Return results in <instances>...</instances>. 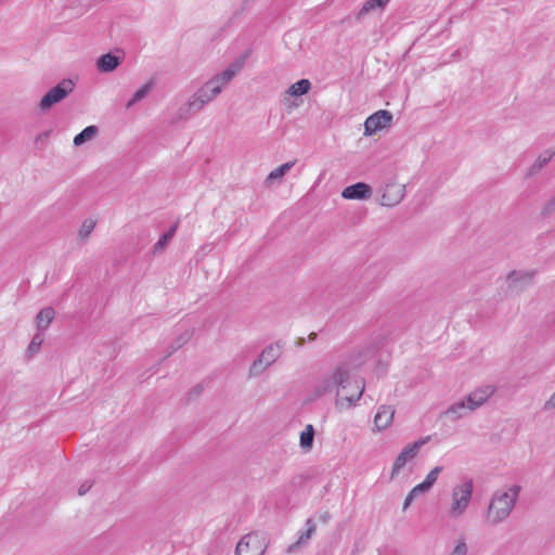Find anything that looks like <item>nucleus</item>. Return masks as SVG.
Returning a JSON list of instances; mask_svg holds the SVG:
<instances>
[{
    "instance_id": "1",
    "label": "nucleus",
    "mask_w": 555,
    "mask_h": 555,
    "mask_svg": "<svg viewBox=\"0 0 555 555\" xmlns=\"http://www.w3.org/2000/svg\"><path fill=\"white\" fill-rule=\"evenodd\" d=\"M364 382L352 376L350 362L345 360L320 377L310 390V399L318 400L335 391V406L349 410L362 398Z\"/></svg>"
},
{
    "instance_id": "2",
    "label": "nucleus",
    "mask_w": 555,
    "mask_h": 555,
    "mask_svg": "<svg viewBox=\"0 0 555 555\" xmlns=\"http://www.w3.org/2000/svg\"><path fill=\"white\" fill-rule=\"evenodd\" d=\"M243 62L236 61L205 81L178 109L179 119H189L211 103L241 72Z\"/></svg>"
},
{
    "instance_id": "3",
    "label": "nucleus",
    "mask_w": 555,
    "mask_h": 555,
    "mask_svg": "<svg viewBox=\"0 0 555 555\" xmlns=\"http://www.w3.org/2000/svg\"><path fill=\"white\" fill-rule=\"evenodd\" d=\"M520 492L521 486L517 483L496 489L491 494L485 513L486 524L495 527L507 520L516 507Z\"/></svg>"
},
{
    "instance_id": "4",
    "label": "nucleus",
    "mask_w": 555,
    "mask_h": 555,
    "mask_svg": "<svg viewBox=\"0 0 555 555\" xmlns=\"http://www.w3.org/2000/svg\"><path fill=\"white\" fill-rule=\"evenodd\" d=\"M474 493V481L466 478L454 485L450 492V501L446 507V515L451 520L462 519L469 509Z\"/></svg>"
},
{
    "instance_id": "5",
    "label": "nucleus",
    "mask_w": 555,
    "mask_h": 555,
    "mask_svg": "<svg viewBox=\"0 0 555 555\" xmlns=\"http://www.w3.org/2000/svg\"><path fill=\"white\" fill-rule=\"evenodd\" d=\"M282 348L283 346L280 343H273L267 346L259 357L250 364L248 370L249 377H257L261 375L281 357Z\"/></svg>"
},
{
    "instance_id": "6",
    "label": "nucleus",
    "mask_w": 555,
    "mask_h": 555,
    "mask_svg": "<svg viewBox=\"0 0 555 555\" xmlns=\"http://www.w3.org/2000/svg\"><path fill=\"white\" fill-rule=\"evenodd\" d=\"M75 88L72 79H63L55 87L50 89L39 101L38 107L41 112H48L53 105L66 99Z\"/></svg>"
},
{
    "instance_id": "7",
    "label": "nucleus",
    "mask_w": 555,
    "mask_h": 555,
    "mask_svg": "<svg viewBox=\"0 0 555 555\" xmlns=\"http://www.w3.org/2000/svg\"><path fill=\"white\" fill-rule=\"evenodd\" d=\"M428 440H429V437L420 439L417 441H414L413 443L405 446L401 450V452L395 459V462L391 467V472H390L391 480L396 479L399 476V474L401 473V470L403 469V467L406 465L408 462L413 461L417 456L420 449Z\"/></svg>"
},
{
    "instance_id": "8",
    "label": "nucleus",
    "mask_w": 555,
    "mask_h": 555,
    "mask_svg": "<svg viewBox=\"0 0 555 555\" xmlns=\"http://www.w3.org/2000/svg\"><path fill=\"white\" fill-rule=\"evenodd\" d=\"M267 548L264 538L256 532L245 534L237 543L235 555H263Z\"/></svg>"
},
{
    "instance_id": "9",
    "label": "nucleus",
    "mask_w": 555,
    "mask_h": 555,
    "mask_svg": "<svg viewBox=\"0 0 555 555\" xmlns=\"http://www.w3.org/2000/svg\"><path fill=\"white\" fill-rule=\"evenodd\" d=\"M392 114L386 109H379L369 116L364 121V135L370 137L377 131L387 129L391 126Z\"/></svg>"
},
{
    "instance_id": "10",
    "label": "nucleus",
    "mask_w": 555,
    "mask_h": 555,
    "mask_svg": "<svg viewBox=\"0 0 555 555\" xmlns=\"http://www.w3.org/2000/svg\"><path fill=\"white\" fill-rule=\"evenodd\" d=\"M405 188L400 183H387L384 188L380 204L386 207L398 205L404 197Z\"/></svg>"
},
{
    "instance_id": "11",
    "label": "nucleus",
    "mask_w": 555,
    "mask_h": 555,
    "mask_svg": "<svg viewBox=\"0 0 555 555\" xmlns=\"http://www.w3.org/2000/svg\"><path fill=\"white\" fill-rule=\"evenodd\" d=\"M495 388L491 385L482 386L470 391L465 400L469 404L470 410L476 411L482 406L488 399L494 393Z\"/></svg>"
},
{
    "instance_id": "12",
    "label": "nucleus",
    "mask_w": 555,
    "mask_h": 555,
    "mask_svg": "<svg viewBox=\"0 0 555 555\" xmlns=\"http://www.w3.org/2000/svg\"><path fill=\"white\" fill-rule=\"evenodd\" d=\"M396 409L390 404H382L378 406L374 416V428L376 431L387 429L393 422Z\"/></svg>"
},
{
    "instance_id": "13",
    "label": "nucleus",
    "mask_w": 555,
    "mask_h": 555,
    "mask_svg": "<svg viewBox=\"0 0 555 555\" xmlns=\"http://www.w3.org/2000/svg\"><path fill=\"white\" fill-rule=\"evenodd\" d=\"M468 406L469 404L467 403L465 398H463L462 400L452 403L447 410H444L441 413L440 416L452 423L457 422L473 412V410H470V408Z\"/></svg>"
},
{
    "instance_id": "14",
    "label": "nucleus",
    "mask_w": 555,
    "mask_h": 555,
    "mask_svg": "<svg viewBox=\"0 0 555 555\" xmlns=\"http://www.w3.org/2000/svg\"><path fill=\"white\" fill-rule=\"evenodd\" d=\"M555 157V146L541 152L534 162L529 166L525 173V178L529 179L540 173L544 167Z\"/></svg>"
},
{
    "instance_id": "15",
    "label": "nucleus",
    "mask_w": 555,
    "mask_h": 555,
    "mask_svg": "<svg viewBox=\"0 0 555 555\" xmlns=\"http://www.w3.org/2000/svg\"><path fill=\"white\" fill-rule=\"evenodd\" d=\"M341 196L346 199H369L372 196V188L364 182H358L345 188Z\"/></svg>"
},
{
    "instance_id": "16",
    "label": "nucleus",
    "mask_w": 555,
    "mask_h": 555,
    "mask_svg": "<svg viewBox=\"0 0 555 555\" xmlns=\"http://www.w3.org/2000/svg\"><path fill=\"white\" fill-rule=\"evenodd\" d=\"M531 275L524 272L513 271L505 280L507 289L511 292H518L530 284Z\"/></svg>"
},
{
    "instance_id": "17",
    "label": "nucleus",
    "mask_w": 555,
    "mask_h": 555,
    "mask_svg": "<svg viewBox=\"0 0 555 555\" xmlns=\"http://www.w3.org/2000/svg\"><path fill=\"white\" fill-rule=\"evenodd\" d=\"M312 83L309 79H300L291 85L284 93L283 103L286 105L289 98H297L307 94L311 90Z\"/></svg>"
},
{
    "instance_id": "18",
    "label": "nucleus",
    "mask_w": 555,
    "mask_h": 555,
    "mask_svg": "<svg viewBox=\"0 0 555 555\" xmlns=\"http://www.w3.org/2000/svg\"><path fill=\"white\" fill-rule=\"evenodd\" d=\"M121 63V59L113 53L101 55L96 61V68L101 73H111Z\"/></svg>"
},
{
    "instance_id": "19",
    "label": "nucleus",
    "mask_w": 555,
    "mask_h": 555,
    "mask_svg": "<svg viewBox=\"0 0 555 555\" xmlns=\"http://www.w3.org/2000/svg\"><path fill=\"white\" fill-rule=\"evenodd\" d=\"M55 318V310L52 307L41 309L36 315L35 322L38 332L46 331Z\"/></svg>"
},
{
    "instance_id": "20",
    "label": "nucleus",
    "mask_w": 555,
    "mask_h": 555,
    "mask_svg": "<svg viewBox=\"0 0 555 555\" xmlns=\"http://www.w3.org/2000/svg\"><path fill=\"white\" fill-rule=\"evenodd\" d=\"M306 526H307L306 531L299 535L298 540L294 544L289 545L287 552H289V553L294 552L296 548L306 545L309 542V540L312 538V535L317 529V526H315L313 519L309 518L306 521Z\"/></svg>"
},
{
    "instance_id": "21",
    "label": "nucleus",
    "mask_w": 555,
    "mask_h": 555,
    "mask_svg": "<svg viewBox=\"0 0 555 555\" xmlns=\"http://www.w3.org/2000/svg\"><path fill=\"white\" fill-rule=\"evenodd\" d=\"M296 160L287 162L273 169L266 178V184L271 185L274 182H280L283 177L294 167Z\"/></svg>"
},
{
    "instance_id": "22",
    "label": "nucleus",
    "mask_w": 555,
    "mask_h": 555,
    "mask_svg": "<svg viewBox=\"0 0 555 555\" xmlns=\"http://www.w3.org/2000/svg\"><path fill=\"white\" fill-rule=\"evenodd\" d=\"M442 467L441 466H435L425 477V479L416 485L418 490H421L423 493H427L431 488L436 483V481L438 480V477L440 475V473L442 472Z\"/></svg>"
},
{
    "instance_id": "23",
    "label": "nucleus",
    "mask_w": 555,
    "mask_h": 555,
    "mask_svg": "<svg viewBox=\"0 0 555 555\" xmlns=\"http://www.w3.org/2000/svg\"><path fill=\"white\" fill-rule=\"evenodd\" d=\"M98 133L99 128L96 126H88L74 138L73 143L75 146H80L86 142L93 140L98 135Z\"/></svg>"
},
{
    "instance_id": "24",
    "label": "nucleus",
    "mask_w": 555,
    "mask_h": 555,
    "mask_svg": "<svg viewBox=\"0 0 555 555\" xmlns=\"http://www.w3.org/2000/svg\"><path fill=\"white\" fill-rule=\"evenodd\" d=\"M390 0H365L362 4L357 18L361 20L364 15L375 9H384Z\"/></svg>"
},
{
    "instance_id": "25",
    "label": "nucleus",
    "mask_w": 555,
    "mask_h": 555,
    "mask_svg": "<svg viewBox=\"0 0 555 555\" xmlns=\"http://www.w3.org/2000/svg\"><path fill=\"white\" fill-rule=\"evenodd\" d=\"M178 229V222H176L166 233H164L154 245V251L159 253L165 249L168 243L172 240Z\"/></svg>"
},
{
    "instance_id": "26",
    "label": "nucleus",
    "mask_w": 555,
    "mask_h": 555,
    "mask_svg": "<svg viewBox=\"0 0 555 555\" xmlns=\"http://www.w3.org/2000/svg\"><path fill=\"white\" fill-rule=\"evenodd\" d=\"M314 438V429L312 425H307L305 430L300 434V446L304 449H311Z\"/></svg>"
},
{
    "instance_id": "27",
    "label": "nucleus",
    "mask_w": 555,
    "mask_h": 555,
    "mask_svg": "<svg viewBox=\"0 0 555 555\" xmlns=\"http://www.w3.org/2000/svg\"><path fill=\"white\" fill-rule=\"evenodd\" d=\"M151 88H152V83H145L140 89H138L134 92L132 99L127 103V105H126L127 108H130L137 102L143 100L149 94V92L151 91Z\"/></svg>"
},
{
    "instance_id": "28",
    "label": "nucleus",
    "mask_w": 555,
    "mask_h": 555,
    "mask_svg": "<svg viewBox=\"0 0 555 555\" xmlns=\"http://www.w3.org/2000/svg\"><path fill=\"white\" fill-rule=\"evenodd\" d=\"M95 227V221L93 219H86L78 231V236L85 241L89 237V235L92 233Z\"/></svg>"
},
{
    "instance_id": "29",
    "label": "nucleus",
    "mask_w": 555,
    "mask_h": 555,
    "mask_svg": "<svg viewBox=\"0 0 555 555\" xmlns=\"http://www.w3.org/2000/svg\"><path fill=\"white\" fill-rule=\"evenodd\" d=\"M42 343H43V337L41 335V332H38L37 334L34 335V337L31 338V340L29 343V346L27 349L28 356L33 357L36 353H38V351L41 348Z\"/></svg>"
},
{
    "instance_id": "30",
    "label": "nucleus",
    "mask_w": 555,
    "mask_h": 555,
    "mask_svg": "<svg viewBox=\"0 0 555 555\" xmlns=\"http://www.w3.org/2000/svg\"><path fill=\"white\" fill-rule=\"evenodd\" d=\"M194 331L188 328L181 333V335L175 340L173 350H177L184 346L193 336Z\"/></svg>"
},
{
    "instance_id": "31",
    "label": "nucleus",
    "mask_w": 555,
    "mask_h": 555,
    "mask_svg": "<svg viewBox=\"0 0 555 555\" xmlns=\"http://www.w3.org/2000/svg\"><path fill=\"white\" fill-rule=\"evenodd\" d=\"M467 553H468V547L465 542V539L460 538V539H457L455 546L449 553V555H467Z\"/></svg>"
},
{
    "instance_id": "32",
    "label": "nucleus",
    "mask_w": 555,
    "mask_h": 555,
    "mask_svg": "<svg viewBox=\"0 0 555 555\" xmlns=\"http://www.w3.org/2000/svg\"><path fill=\"white\" fill-rule=\"evenodd\" d=\"M421 494H424V493L421 490H418L417 486L413 487L412 490L405 496L402 509L406 511L411 506L413 500Z\"/></svg>"
},
{
    "instance_id": "33",
    "label": "nucleus",
    "mask_w": 555,
    "mask_h": 555,
    "mask_svg": "<svg viewBox=\"0 0 555 555\" xmlns=\"http://www.w3.org/2000/svg\"><path fill=\"white\" fill-rule=\"evenodd\" d=\"M421 494H424V493L421 490H418L417 486L413 487L412 490L405 496L402 509L406 511L411 506L413 500Z\"/></svg>"
},
{
    "instance_id": "34",
    "label": "nucleus",
    "mask_w": 555,
    "mask_h": 555,
    "mask_svg": "<svg viewBox=\"0 0 555 555\" xmlns=\"http://www.w3.org/2000/svg\"><path fill=\"white\" fill-rule=\"evenodd\" d=\"M555 211V195L546 202L543 208L544 214H552Z\"/></svg>"
},
{
    "instance_id": "35",
    "label": "nucleus",
    "mask_w": 555,
    "mask_h": 555,
    "mask_svg": "<svg viewBox=\"0 0 555 555\" xmlns=\"http://www.w3.org/2000/svg\"><path fill=\"white\" fill-rule=\"evenodd\" d=\"M543 409L545 411H553V410H555V391L545 401Z\"/></svg>"
},
{
    "instance_id": "36",
    "label": "nucleus",
    "mask_w": 555,
    "mask_h": 555,
    "mask_svg": "<svg viewBox=\"0 0 555 555\" xmlns=\"http://www.w3.org/2000/svg\"><path fill=\"white\" fill-rule=\"evenodd\" d=\"M91 486H92V485H91L89 481L83 482V483L79 487V489H78V494H79V495H83V494H86V493L90 490Z\"/></svg>"
},
{
    "instance_id": "37",
    "label": "nucleus",
    "mask_w": 555,
    "mask_h": 555,
    "mask_svg": "<svg viewBox=\"0 0 555 555\" xmlns=\"http://www.w3.org/2000/svg\"><path fill=\"white\" fill-rule=\"evenodd\" d=\"M315 339H317V333H310L309 336H308V340L312 341V340H315Z\"/></svg>"
},
{
    "instance_id": "38",
    "label": "nucleus",
    "mask_w": 555,
    "mask_h": 555,
    "mask_svg": "<svg viewBox=\"0 0 555 555\" xmlns=\"http://www.w3.org/2000/svg\"><path fill=\"white\" fill-rule=\"evenodd\" d=\"M322 518H323V520H324V521H326V520H327V518H328V516H327V515H324Z\"/></svg>"
},
{
    "instance_id": "39",
    "label": "nucleus",
    "mask_w": 555,
    "mask_h": 555,
    "mask_svg": "<svg viewBox=\"0 0 555 555\" xmlns=\"http://www.w3.org/2000/svg\"><path fill=\"white\" fill-rule=\"evenodd\" d=\"M302 344H304V340L301 339V340L298 343V345H299V346H302Z\"/></svg>"
}]
</instances>
